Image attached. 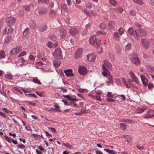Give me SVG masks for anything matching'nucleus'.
I'll return each instance as SVG.
<instances>
[{"label":"nucleus","mask_w":154,"mask_h":154,"mask_svg":"<svg viewBox=\"0 0 154 154\" xmlns=\"http://www.w3.org/2000/svg\"><path fill=\"white\" fill-rule=\"evenodd\" d=\"M30 26L32 29H35L36 27V22L35 20L31 21L29 23Z\"/></svg>","instance_id":"obj_23"},{"label":"nucleus","mask_w":154,"mask_h":154,"mask_svg":"<svg viewBox=\"0 0 154 154\" xmlns=\"http://www.w3.org/2000/svg\"><path fill=\"white\" fill-rule=\"evenodd\" d=\"M97 33L98 34H101L103 35H106V33L103 31L99 30L97 32Z\"/></svg>","instance_id":"obj_41"},{"label":"nucleus","mask_w":154,"mask_h":154,"mask_svg":"<svg viewBox=\"0 0 154 154\" xmlns=\"http://www.w3.org/2000/svg\"><path fill=\"white\" fill-rule=\"evenodd\" d=\"M29 29L28 28H27L23 32V34L27 35L29 32Z\"/></svg>","instance_id":"obj_63"},{"label":"nucleus","mask_w":154,"mask_h":154,"mask_svg":"<svg viewBox=\"0 0 154 154\" xmlns=\"http://www.w3.org/2000/svg\"><path fill=\"white\" fill-rule=\"evenodd\" d=\"M0 115L2 117L4 118H6V116L5 114V113H3L2 112H0Z\"/></svg>","instance_id":"obj_64"},{"label":"nucleus","mask_w":154,"mask_h":154,"mask_svg":"<svg viewBox=\"0 0 154 154\" xmlns=\"http://www.w3.org/2000/svg\"><path fill=\"white\" fill-rule=\"evenodd\" d=\"M17 146L18 148L22 149H23L26 147L24 145L18 144Z\"/></svg>","instance_id":"obj_49"},{"label":"nucleus","mask_w":154,"mask_h":154,"mask_svg":"<svg viewBox=\"0 0 154 154\" xmlns=\"http://www.w3.org/2000/svg\"><path fill=\"white\" fill-rule=\"evenodd\" d=\"M85 6L88 8H92L91 3L89 2H88L85 4Z\"/></svg>","instance_id":"obj_43"},{"label":"nucleus","mask_w":154,"mask_h":154,"mask_svg":"<svg viewBox=\"0 0 154 154\" xmlns=\"http://www.w3.org/2000/svg\"><path fill=\"white\" fill-rule=\"evenodd\" d=\"M5 52L3 50L0 51V59L5 58Z\"/></svg>","instance_id":"obj_29"},{"label":"nucleus","mask_w":154,"mask_h":154,"mask_svg":"<svg viewBox=\"0 0 154 154\" xmlns=\"http://www.w3.org/2000/svg\"><path fill=\"white\" fill-rule=\"evenodd\" d=\"M111 67L112 65L111 63L107 60H105L103 61L102 64V67Z\"/></svg>","instance_id":"obj_12"},{"label":"nucleus","mask_w":154,"mask_h":154,"mask_svg":"<svg viewBox=\"0 0 154 154\" xmlns=\"http://www.w3.org/2000/svg\"><path fill=\"white\" fill-rule=\"evenodd\" d=\"M82 49H79L77 50L75 53V58L76 59H78L79 58L82 54Z\"/></svg>","instance_id":"obj_15"},{"label":"nucleus","mask_w":154,"mask_h":154,"mask_svg":"<svg viewBox=\"0 0 154 154\" xmlns=\"http://www.w3.org/2000/svg\"><path fill=\"white\" fill-rule=\"evenodd\" d=\"M48 11V10L42 8L38 10V13L40 14H44L47 13Z\"/></svg>","instance_id":"obj_24"},{"label":"nucleus","mask_w":154,"mask_h":154,"mask_svg":"<svg viewBox=\"0 0 154 154\" xmlns=\"http://www.w3.org/2000/svg\"><path fill=\"white\" fill-rule=\"evenodd\" d=\"M26 54V51H23L19 55L18 57H20L21 56H24V55H25Z\"/></svg>","instance_id":"obj_50"},{"label":"nucleus","mask_w":154,"mask_h":154,"mask_svg":"<svg viewBox=\"0 0 154 154\" xmlns=\"http://www.w3.org/2000/svg\"><path fill=\"white\" fill-rule=\"evenodd\" d=\"M89 42L91 45L95 46H97L99 45V42L97 41V38H96V35H92L89 39Z\"/></svg>","instance_id":"obj_3"},{"label":"nucleus","mask_w":154,"mask_h":154,"mask_svg":"<svg viewBox=\"0 0 154 154\" xmlns=\"http://www.w3.org/2000/svg\"><path fill=\"white\" fill-rule=\"evenodd\" d=\"M116 24L113 21H110L108 24V26L110 29H113L116 26Z\"/></svg>","instance_id":"obj_22"},{"label":"nucleus","mask_w":154,"mask_h":154,"mask_svg":"<svg viewBox=\"0 0 154 154\" xmlns=\"http://www.w3.org/2000/svg\"><path fill=\"white\" fill-rule=\"evenodd\" d=\"M119 31L120 35L123 34L124 32V29L122 28H120L119 29Z\"/></svg>","instance_id":"obj_46"},{"label":"nucleus","mask_w":154,"mask_h":154,"mask_svg":"<svg viewBox=\"0 0 154 154\" xmlns=\"http://www.w3.org/2000/svg\"><path fill=\"white\" fill-rule=\"evenodd\" d=\"M46 45L48 47L50 48H51L54 47V44L51 42H48L46 44Z\"/></svg>","instance_id":"obj_33"},{"label":"nucleus","mask_w":154,"mask_h":154,"mask_svg":"<svg viewBox=\"0 0 154 154\" xmlns=\"http://www.w3.org/2000/svg\"><path fill=\"white\" fill-rule=\"evenodd\" d=\"M63 145L65 146H66V147L69 148V149H72V146L71 145L68 143H63Z\"/></svg>","instance_id":"obj_40"},{"label":"nucleus","mask_w":154,"mask_h":154,"mask_svg":"<svg viewBox=\"0 0 154 154\" xmlns=\"http://www.w3.org/2000/svg\"><path fill=\"white\" fill-rule=\"evenodd\" d=\"M131 55V57L130 58L131 59L132 62L137 66H139L140 62L137 57V55L135 53H133Z\"/></svg>","instance_id":"obj_1"},{"label":"nucleus","mask_w":154,"mask_h":154,"mask_svg":"<svg viewBox=\"0 0 154 154\" xmlns=\"http://www.w3.org/2000/svg\"><path fill=\"white\" fill-rule=\"evenodd\" d=\"M146 109V107L144 106L142 107H139L137 109V112L138 113H141L145 111Z\"/></svg>","instance_id":"obj_20"},{"label":"nucleus","mask_w":154,"mask_h":154,"mask_svg":"<svg viewBox=\"0 0 154 154\" xmlns=\"http://www.w3.org/2000/svg\"><path fill=\"white\" fill-rule=\"evenodd\" d=\"M106 100L108 102H113L115 101V100H114L113 99L109 98H106Z\"/></svg>","instance_id":"obj_60"},{"label":"nucleus","mask_w":154,"mask_h":154,"mask_svg":"<svg viewBox=\"0 0 154 154\" xmlns=\"http://www.w3.org/2000/svg\"><path fill=\"white\" fill-rule=\"evenodd\" d=\"M61 8L62 9L64 10L65 11H67L68 8L67 7L66 4H63L61 5Z\"/></svg>","instance_id":"obj_32"},{"label":"nucleus","mask_w":154,"mask_h":154,"mask_svg":"<svg viewBox=\"0 0 154 154\" xmlns=\"http://www.w3.org/2000/svg\"><path fill=\"white\" fill-rule=\"evenodd\" d=\"M13 29L10 26H7L5 29V33L9 34L11 33L13 31Z\"/></svg>","instance_id":"obj_17"},{"label":"nucleus","mask_w":154,"mask_h":154,"mask_svg":"<svg viewBox=\"0 0 154 154\" xmlns=\"http://www.w3.org/2000/svg\"><path fill=\"white\" fill-rule=\"evenodd\" d=\"M135 34L137 37H144L146 35L147 32L143 29H137L135 31Z\"/></svg>","instance_id":"obj_2"},{"label":"nucleus","mask_w":154,"mask_h":154,"mask_svg":"<svg viewBox=\"0 0 154 154\" xmlns=\"http://www.w3.org/2000/svg\"><path fill=\"white\" fill-rule=\"evenodd\" d=\"M53 55L55 58L60 59L62 57L61 51L60 48H57L55 50L54 52L53 53Z\"/></svg>","instance_id":"obj_4"},{"label":"nucleus","mask_w":154,"mask_h":154,"mask_svg":"<svg viewBox=\"0 0 154 154\" xmlns=\"http://www.w3.org/2000/svg\"><path fill=\"white\" fill-rule=\"evenodd\" d=\"M129 74L132 77L133 80L132 81H130V80H129V81H130V82H133L134 81L136 83H139V80L138 79L137 77L135 76V75L133 73L132 71H130L129 72Z\"/></svg>","instance_id":"obj_9"},{"label":"nucleus","mask_w":154,"mask_h":154,"mask_svg":"<svg viewBox=\"0 0 154 154\" xmlns=\"http://www.w3.org/2000/svg\"><path fill=\"white\" fill-rule=\"evenodd\" d=\"M133 1L135 3L140 5L143 4V2L142 0H133Z\"/></svg>","instance_id":"obj_38"},{"label":"nucleus","mask_w":154,"mask_h":154,"mask_svg":"<svg viewBox=\"0 0 154 154\" xmlns=\"http://www.w3.org/2000/svg\"><path fill=\"white\" fill-rule=\"evenodd\" d=\"M94 97L95 98H96L98 101H101L102 100V99L100 98V97L99 96L95 95Z\"/></svg>","instance_id":"obj_58"},{"label":"nucleus","mask_w":154,"mask_h":154,"mask_svg":"<svg viewBox=\"0 0 154 154\" xmlns=\"http://www.w3.org/2000/svg\"><path fill=\"white\" fill-rule=\"evenodd\" d=\"M97 48V50L99 54H100L103 52V50L102 48L99 46V45L96 46Z\"/></svg>","instance_id":"obj_26"},{"label":"nucleus","mask_w":154,"mask_h":154,"mask_svg":"<svg viewBox=\"0 0 154 154\" xmlns=\"http://www.w3.org/2000/svg\"><path fill=\"white\" fill-rule=\"evenodd\" d=\"M154 110L149 109L147 112L146 114L144 115V117L146 119L152 118L154 116Z\"/></svg>","instance_id":"obj_8"},{"label":"nucleus","mask_w":154,"mask_h":154,"mask_svg":"<svg viewBox=\"0 0 154 154\" xmlns=\"http://www.w3.org/2000/svg\"><path fill=\"white\" fill-rule=\"evenodd\" d=\"M128 32L129 33V34L131 35H132L133 34V28L130 27V28L128 30Z\"/></svg>","instance_id":"obj_44"},{"label":"nucleus","mask_w":154,"mask_h":154,"mask_svg":"<svg viewBox=\"0 0 154 154\" xmlns=\"http://www.w3.org/2000/svg\"><path fill=\"white\" fill-rule=\"evenodd\" d=\"M140 77L143 84L145 86H146L148 83V80L146 77L143 75H140Z\"/></svg>","instance_id":"obj_19"},{"label":"nucleus","mask_w":154,"mask_h":154,"mask_svg":"<svg viewBox=\"0 0 154 154\" xmlns=\"http://www.w3.org/2000/svg\"><path fill=\"white\" fill-rule=\"evenodd\" d=\"M107 77H108V78L109 80V82H112L113 81L112 77V76L110 75V74H109Z\"/></svg>","instance_id":"obj_54"},{"label":"nucleus","mask_w":154,"mask_h":154,"mask_svg":"<svg viewBox=\"0 0 154 154\" xmlns=\"http://www.w3.org/2000/svg\"><path fill=\"white\" fill-rule=\"evenodd\" d=\"M11 38V36H6L5 39V41L6 42L8 43Z\"/></svg>","instance_id":"obj_37"},{"label":"nucleus","mask_w":154,"mask_h":154,"mask_svg":"<svg viewBox=\"0 0 154 154\" xmlns=\"http://www.w3.org/2000/svg\"><path fill=\"white\" fill-rule=\"evenodd\" d=\"M153 87V85L152 83H149L148 85V88L150 90Z\"/></svg>","instance_id":"obj_52"},{"label":"nucleus","mask_w":154,"mask_h":154,"mask_svg":"<svg viewBox=\"0 0 154 154\" xmlns=\"http://www.w3.org/2000/svg\"><path fill=\"white\" fill-rule=\"evenodd\" d=\"M35 93L37 95L41 97H43L44 94V92L43 91H42L40 92L36 91Z\"/></svg>","instance_id":"obj_34"},{"label":"nucleus","mask_w":154,"mask_h":154,"mask_svg":"<svg viewBox=\"0 0 154 154\" xmlns=\"http://www.w3.org/2000/svg\"><path fill=\"white\" fill-rule=\"evenodd\" d=\"M5 140L8 142L11 143L12 142V139L10 137H5Z\"/></svg>","instance_id":"obj_48"},{"label":"nucleus","mask_w":154,"mask_h":154,"mask_svg":"<svg viewBox=\"0 0 154 154\" xmlns=\"http://www.w3.org/2000/svg\"><path fill=\"white\" fill-rule=\"evenodd\" d=\"M62 101L64 103V104L65 105L70 106V105L69 104V103H67V101H65L64 100H62Z\"/></svg>","instance_id":"obj_61"},{"label":"nucleus","mask_w":154,"mask_h":154,"mask_svg":"<svg viewBox=\"0 0 154 154\" xmlns=\"http://www.w3.org/2000/svg\"><path fill=\"white\" fill-rule=\"evenodd\" d=\"M96 56L93 54H90L87 56V58L90 62H93L96 59Z\"/></svg>","instance_id":"obj_11"},{"label":"nucleus","mask_w":154,"mask_h":154,"mask_svg":"<svg viewBox=\"0 0 154 154\" xmlns=\"http://www.w3.org/2000/svg\"><path fill=\"white\" fill-rule=\"evenodd\" d=\"M79 32V30L73 27L71 28L69 30V33L72 35L78 34Z\"/></svg>","instance_id":"obj_16"},{"label":"nucleus","mask_w":154,"mask_h":154,"mask_svg":"<svg viewBox=\"0 0 154 154\" xmlns=\"http://www.w3.org/2000/svg\"><path fill=\"white\" fill-rule=\"evenodd\" d=\"M130 14L132 16H135L136 15V12L134 10H131L129 12Z\"/></svg>","instance_id":"obj_53"},{"label":"nucleus","mask_w":154,"mask_h":154,"mask_svg":"<svg viewBox=\"0 0 154 154\" xmlns=\"http://www.w3.org/2000/svg\"><path fill=\"white\" fill-rule=\"evenodd\" d=\"M15 18L12 17H8L5 19L6 22L9 26L13 25L15 23Z\"/></svg>","instance_id":"obj_5"},{"label":"nucleus","mask_w":154,"mask_h":154,"mask_svg":"<svg viewBox=\"0 0 154 154\" xmlns=\"http://www.w3.org/2000/svg\"><path fill=\"white\" fill-rule=\"evenodd\" d=\"M107 96L109 97H113V95L110 92H109L107 95Z\"/></svg>","instance_id":"obj_55"},{"label":"nucleus","mask_w":154,"mask_h":154,"mask_svg":"<svg viewBox=\"0 0 154 154\" xmlns=\"http://www.w3.org/2000/svg\"><path fill=\"white\" fill-rule=\"evenodd\" d=\"M99 26V28L102 29H105L106 28V25L103 23H100Z\"/></svg>","instance_id":"obj_30"},{"label":"nucleus","mask_w":154,"mask_h":154,"mask_svg":"<svg viewBox=\"0 0 154 154\" xmlns=\"http://www.w3.org/2000/svg\"><path fill=\"white\" fill-rule=\"evenodd\" d=\"M5 78L8 79H12V77L11 74H7L5 76Z\"/></svg>","instance_id":"obj_45"},{"label":"nucleus","mask_w":154,"mask_h":154,"mask_svg":"<svg viewBox=\"0 0 154 154\" xmlns=\"http://www.w3.org/2000/svg\"><path fill=\"white\" fill-rule=\"evenodd\" d=\"M61 38L63 39L65 38L66 35V31L64 29H61L59 30Z\"/></svg>","instance_id":"obj_10"},{"label":"nucleus","mask_w":154,"mask_h":154,"mask_svg":"<svg viewBox=\"0 0 154 154\" xmlns=\"http://www.w3.org/2000/svg\"><path fill=\"white\" fill-rule=\"evenodd\" d=\"M103 71L102 72V75L104 77H107L109 74V71L107 69V68H103Z\"/></svg>","instance_id":"obj_18"},{"label":"nucleus","mask_w":154,"mask_h":154,"mask_svg":"<svg viewBox=\"0 0 154 154\" xmlns=\"http://www.w3.org/2000/svg\"><path fill=\"white\" fill-rule=\"evenodd\" d=\"M128 143L127 144V147L130 148L131 146L130 142L131 141V139L129 136L128 135H126V141Z\"/></svg>","instance_id":"obj_21"},{"label":"nucleus","mask_w":154,"mask_h":154,"mask_svg":"<svg viewBox=\"0 0 154 154\" xmlns=\"http://www.w3.org/2000/svg\"><path fill=\"white\" fill-rule=\"evenodd\" d=\"M131 44H130L128 43L126 46V50L127 49L128 50H129L130 49H131Z\"/></svg>","instance_id":"obj_56"},{"label":"nucleus","mask_w":154,"mask_h":154,"mask_svg":"<svg viewBox=\"0 0 154 154\" xmlns=\"http://www.w3.org/2000/svg\"><path fill=\"white\" fill-rule=\"evenodd\" d=\"M29 59L31 60H33L35 59V57L32 55L30 54L29 57Z\"/></svg>","instance_id":"obj_51"},{"label":"nucleus","mask_w":154,"mask_h":154,"mask_svg":"<svg viewBox=\"0 0 154 154\" xmlns=\"http://www.w3.org/2000/svg\"><path fill=\"white\" fill-rule=\"evenodd\" d=\"M21 51V48L20 47H16L13 49L10 52V54L11 55H15Z\"/></svg>","instance_id":"obj_7"},{"label":"nucleus","mask_w":154,"mask_h":154,"mask_svg":"<svg viewBox=\"0 0 154 154\" xmlns=\"http://www.w3.org/2000/svg\"><path fill=\"white\" fill-rule=\"evenodd\" d=\"M44 64V63H43L41 62H38L36 63V66H42Z\"/></svg>","instance_id":"obj_47"},{"label":"nucleus","mask_w":154,"mask_h":154,"mask_svg":"<svg viewBox=\"0 0 154 154\" xmlns=\"http://www.w3.org/2000/svg\"><path fill=\"white\" fill-rule=\"evenodd\" d=\"M78 71L79 74L83 75L86 74L88 72L86 68H79Z\"/></svg>","instance_id":"obj_14"},{"label":"nucleus","mask_w":154,"mask_h":154,"mask_svg":"<svg viewBox=\"0 0 154 154\" xmlns=\"http://www.w3.org/2000/svg\"><path fill=\"white\" fill-rule=\"evenodd\" d=\"M137 147L140 150H141L144 149V147L143 146H137Z\"/></svg>","instance_id":"obj_59"},{"label":"nucleus","mask_w":154,"mask_h":154,"mask_svg":"<svg viewBox=\"0 0 154 154\" xmlns=\"http://www.w3.org/2000/svg\"><path fill=\"white\" fill-rule=\"evenodd\" d=\"M141 43L142 45L145 49H147L149 45V41L148 39L146 38H143L141 39Z\"/></svg>","instance_id":"obj_6"},{"label":"nucleus","mask_w":154,"mask_h":154,"mask_svg":"<svg viewBox=\"0 0 154 154\" xmlns=\"http://www.w3.org/2000/svg\"><path fill=\"white\" fill-rule=\"evenodd\" d=\"M23 8L27 12H29L30 9V6L29 5L23 6Z\"/></svg>","instance_id":"obj_39"},{"label":"nucleus","mask_w":154,"mask_h":154,"mask_svg":"<svg viewBox=\"0 0 154 154\" xmlns=\"http://www.w3.org/2000/svg\"><path fill=\"white\" fill-rule=\"evenodd\" d=\"M54 66L55 67H59L60 65V62L58 60L54 61Z\"/></svg>","instance_id":"obj_27"},{"label":"nucleus","mask_w":154,"mask_h":154,"mask_svg":"<svg viewBox=\"0 0 154 154\" xmlns=\"http://www.w3.org/2000/svg\"><path fill=\"white\" fill-rule=\"evenodd\" d=\"M95 94L97 95H100L102 94V92L101 91H96Z\"/></svg>","instance_id":"obj_62"},{"label":"nucleus","mask_w":154,"mask_h":154,"mask_svg":"<svg viewBox=\"0 0 154 154\" xmlns=\"http://www.w3.org/2000/svg\"><path fill=\"white\" fill-rule=\"evenodd\" d=\"M47 29V26L46 25L42 26L39 28V30L41 32H43L45 31Z\"/></svg>","instance_id":"obj_25"},{"label":"nucleus","mask_w":154,"mask_h":154,"mask_svg":"<svg viewBox=\"0 0 154 154\" xmlns=\"http://www.w3.org/2000/svg\"><path fill=\"white\" fill-rule=\"evenodd\" d=\"M48 0H39L38 1V2L39 3H48Z\"/></svg>","instance_id":"obj_42"},{"label":"nucleus","mask_w":154,"mask_h":154,"mask_svg":"<svg viewBox=\"0 0 154 154\" xmlns=\"http://www.w3.org/2000/svg\"><path fill=\"white\" fill-rule=\"evenodd\" d=\"M104 150L110 154H116L113 152L112 150H109L108 149H104Z\"/></svg>","instance_id":"obj_36"},{"label":"nucleus","mask_w":154,"mask_h":154,"mask_svg":"<svg viewBox=\"0 0 154 154\" xmlns=\"http://www.w3.org/2000/svg\"><path fill=\"white\" fill-rule=\"evenodd\" d=\"M64 72L66 76H73L74 75L72 73V69L64 70Z\"/></svg>","instance_id":"obj_13"},{"label":"nucleus","mask_w":154,"mask_h":154,"mask_svg":"<svg viewBox=\"0 0 154 154\" xmlns=\"http://www.w3.org/2000/svg\"><path fill=\"white\" fill-rule=\"evenodd\" d=\"M32 81L34 83H37L39 85H41L42 84L40 82L39 80L37 78L33 79H32Z\"/></svg>","instance_id":"obj_35"},{"label":"nucleus","mask_w":154,"mask_h":154,"mask_svg":"<svg viewBox=\"0 0 154 154\" xmlns=\"http://www.w3.org/2000/svg\"><path fill=\"white\" fill-rule=\"evenodd\" d=\"M48 129H50L51 131L55 133H57L56 130L55 128H53L48 127Z\"/></svg>","instance_id":"obj_57"},{"label":"nucleus","mask_w":154,"mask_h":154,"mask_svg":"<svg viewBox=\"0 0 154 154\" xmlns=\"http://www.w3.org/2000/svg\"><path fill=\"white\" fill-rule=\"evenodd\" d=\"M113 37L115 40H118L119 38L118 33V32H115L113 35Z\"/></svg>","instance_id":"obj_28"},{"label":"nucleus","mask_w":154,"mask_h":154,"mask_svg":"<svg viewBox=\"0 0 154 154\" xmlns=\"http://www.w3.org/2000/svg\"><path fill=\"white\" fill-rule=\"evenodd\" d=\"M109 2L111 5L115 6L117 5L118 3L116 0H109Z\"/></svg>","instance_id":"obj_31"}]
</instances>
